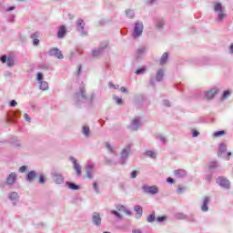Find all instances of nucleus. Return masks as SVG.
<instances>
[{"label":"nucleus","mask_w":233,"mask_h":233,"mask_svg":"<svg viewBox=\"0 0 233 233\" xmlns=\"http://www.w3.org/2000/svg\"><path fill=\"white\" fill-rule=\"evenodd\" d=\"M214 12L218 14V21H223V19L227 17V14L225 13V6H223L221 3L214 4Z\"/></svg>","instance_id":"nucleus-1"},{"label":"nucleus","mask_w":233,"mask_h":233,"mask_svg":"<svg viewBox=\"0 0 233 233\" xmlns=\"http://www.w3.org/2000/svg\"><path fill=\"white\" fill-rule=\"evenodd\" d=\"M132 148V145H127L120 154V165H125L127 159H128V154H130V150Z\"/></svg>","instance_id":"nucleus-2"},{"label":"nucleus","mask_w":233,"mask_h":233,"mask_svg":"<svg viewBox=\"0 0 233 233\" xmlns=\"http://www.w3.org/2000/svg\"><path fill=\"white\" fill-rule=\"evenodd\" d=\"M76 101H85L86 100V91L85 86L79 87V92L75 95Z\"/></svg>","instance_id":"nucleus-3"},{"label":"nucleus","mask_w":233,"mask_h":233,"mask_svg":"<svg viewBox=\"0 0 233 233\" xmlns=\"http://www.w3.org/2000/svg\"><path fill=\"white\" fill-rule=\"evenodd\" d=\"M141 34H143V23L137 22L133 32V37L136 39L137 37H139Z\"/></svg>","instance_id":"nucleus-4"},{"label":"nucleus","mask_w":233,"mask_h":233,"mask_svg":"<svg viewBox=\"0 0 233 233\" xmlns=\"http://www.w3.org/2000/svg\"><path fill=\"white\" fill-rule=\"evenodd\" d=\"M96 170V165L90 162L86 167V177L88 179H92L94 177V171Z\"/></svg>","instance_id":"nucleus-5"},{"label":"nucleus","mask_w":233,"mask_h":233,"mask_svg":"<svg viewBox=\"0 0 233 233\" xmlns=\"http://www.w3.org/2000/svg\"><path fill=\"white\" fill-rule=\"evenodd\" d=\"M142 189L146 194H157L159 192V189L156 186H143Z\"/></svg>","instance_id":"nucleus-6"},{"label":"nucleus","mask_w":233,"mask_h":233,"mask_svg":"<svg viewBox=\"0 0 233 233\" xmlns=\"http://www.w3.org/2000/svg\"><path fill=\"white\" fill-rule=\"evenodd\" d=\"M217 183L223 188H230V181L224 177H219L217 178Z\"/></svg>","instance_id":"nucleus-7"},{"label":"nucleus","mask_w":233,"mask_h":233,"mask_svg":"<svg viewBox=\"0 0 233 233\" xmlns=\"http://www.w3.org/2000/svg\"><path fill=\"white\" fill-rule=\"evenodd\" d=\"M53 181L56 183L57 185H61V183H64L65 178L63 177V175L61 173L55 172L52 174Z\"/></svg>","instance_id":"nucleus-8"},{"label":"nucleus","mask_w":233,"mask_h":233,"mask_svg":"<svg viewBox=\"0 0 233 233\" xmlns=\"http://www.w3.org/2000/svg\"><path fill=\"white\" fill-rule=\"evenodd\" d=\"M76 28L78 32L81 33L82 35H86V32L85 31V22L83 19H78L76 22Z\"/></svg>","instance_id":"nucleus-9"},{"label":"nucleus","mask_w":233,"mask_h":233,"mask_svg":"<svg viewBox=\"0 0 233 233\" xmlns=\"http://www.w3.org/2000/svg\"><path fill=\"white\" fill-rule=\"evenodd\" d=\"M141 127V119L139 117L135 118L131 121L130 129L137 130Z\"/></svg>","instance_id":"nucleus-10"},{"label":"nucleus","mask_w":233,"mask_h":233,"mask_svg":"<svg viewBox=\"0 0 233 233\" xmlns=\"http://www.w3.org/2000/svg\"><path fill=\"white\" fill-rule=\"evenodd\" d=\"M70 161H72V163L74 164V168L76 172V176L79 177V176H81V166L79 165V163H77V160L74 157H70Z\"/></svg>","instance_id":"nucleus-11"},{"label":"nucleus","mask_w":233,"mask_h":233,"mask_svg":"<svg viewBox=\"0 0 233 233\" xmlns=\"http://www.w3.org/2000/svg\"><path fill=\"white\" fill-rule=\"evenodd\" d=\"M17 181V174L15 172H12L7 177H6V185H14Z\"/></svg>","instance_id":"nucleus-12"},{"label":"nucleus","mask_w":233,"mask_h":233,"mask_svg":"<svg viewBox=\"0 0 233 233\" xmlns=\"http://www.w3.org/2000/svg\"><path fill=\"white\" fill-rule=\"evenodd\" d=\"M92 221L96 227L101 226V215L97 212L93 213Z\"/></svg>","instance_id":"nucleus-13"},{"label":"nucleus","mask_w":233,"mask_h":233,"mask_svg":"<svg viewBox=\"0 0 233 233\" xmlns=\"http://www.w3.org/2000/svg\"><path fill=\"white\" fill-rule=\"evenodd\" d=\"M49 55L51 56H55V57H57V59H63V53L61 52V50L57 49V48H53L49 51Z\"/></svg>","instance_id":"nucleus-14"},{"label":"nucleus","mask_w":233,"mask_h":233,"mask_svg":"<svg viewBox=\"0 0 233 233\" xmlns=\"http://www.w3.org/2000/svg\"><path fill=\"white\" fill-rule=\"evenodd\" d=\"M208 203H210V198L205 197L203 199V204L201 207L202 212H208Z\"/></svg>","instance_id":"nucleus-15"},{"label":"nucleus","mask_w":233,"mask_h":233,"mask_svg":"<svg viewBox=\"0 0 233 233\" xmlns=\"http://www.w3.org/2000/svg\"><path fill=\"white\" fill-rule=\"evenodd\" d=\"M175 177H187V171L185 169H177L174 171Z\"/></svg>","instance_id":"nucleus-16"},{"label":"nucleus","mask_w":233,"mask_h":233,"mask_svg":"<svg viewBox=\"0 0 233 233\" xmlns=\"http://www.w3.org/2000/svg\"><path fill=\"white\" fill-rule=\"evenodd\" d=\"M134 210L136 212L137 219H139V218H141V216H143V208H141V206H139V205H137L134 207Z\"/></svg>","instance_id":"nucleus-17"},{"label":"nucleus","mask_w":233,"mask_h":233,"mask_svg":"<svg viewBox=\"0 0 233 233\" xmlns=\"http://www.w3.org/2000/svg\"><path fill=\"white\" fill-rule=\"evenodd\" d=\"M31 39L33 40V45L37 46L39 45V32L32 34Z\"/></svg>","instance_id":"nucleus-18"},{"label":"nucleus","mask_w":233,"mask_h":233,"mask_svg":"<svg viewBox=\"0 0 233 233\" xmlns=\"http://www.w3.org/2000/svg\"><path fill=\"white\" fill-rule=\"evenodd\" d=\"M36 176H37V173L35 171H30L26 176V181H28L29 183H33Z\"/></svg>","instance_id":"nucleus-19"},{"label":"nucleus","mask_w":233,"mask_h":233,"mask_svg":"<svg viewBox=\"0 0 233 233\" xmlns=\"http://www.w3.org/2000/svg\"><path fill=\"white\" fill-rule=\"evenodd\" d=\"M216 94H218V89L217 88H212L209 91H208L206 93V97L208 99H212V97H214L216 96Z\"/></svg>","instance_id":"nucleus-20"},{"label":"nucleus","mask_w":233,"mask_h":233,"mask_svg":"<svg viewBox=\"0 0 233 233\" xmlns=\"http://www.w3.org/2000/svg\"><path fill=\"white\" fill-rule=\"evenodd\" d=\"M65 34H66V27H65V25H61L58 30L57 37L61 39L65 37Z\"/></svg>","instance_id":"nucleus-21"},{"label":"nucleus","mask_w":233,"mask_h":233,"mask_svg":"<svg viewBox=\"0 0 233 233\" xmlns=\"http://www.w3.org/2000/svg\"><path fill=\"white\" fill-rule=\"evenodd\" d=\"M227 152V145L225 143L220 144V147L218 148V156L221 157H223V154Z\"/></svg>","instance_id":"nucleus-22"},{"label":"nucleus","mask_w":233,"mask_h":233,"mask_svg":"<svg viewBox=\"0 0 233 233\" xmlns=\"http://www.w3.org/2000/svg\"><path fill=\"white\" fill-rule=\"evenodd\" d=\"M164 76H165V71H163V69H159L157 72V76H156L157 81H162Z\"/></svg>","instance_id":"nucleus-23"},{"label":"nucleus","mask_w":233,"mask_h":233,"mask_svg":"<svg viewBox=\"0 0 233 233\" xmlns=\"http://www.w3.org/2000/svg\"><path fill=\"white\" fill-rule=\"evenodd\" d=\"M40 86H39V88L40 90H43L44 92L48 90V84L46 81H41L39 82Z\"/></svg>","instance_id":"nucleus-24"},{"label":"nucleus","mask_w":233,"mask_h":233,"mask_svg":"<svg viewBox=\"0 0 233 233\" xmlns=\"http://www.w3.org/2000/svg\"><path fill=\"white\" fill-rule=\"evenodd\" d=\"M8 198L9 199H11V201H17V199H19V195L17 194V192H12L11 194H9Z\"/></svg>","instance_id":"nucleus-25"},{"label":"nucleus","mask_w":233,"mask_h":233,"mask_svg":"<svg viewBox=\"0 0 233 233\" xmlns=\"http://www.w3.org/2000/svg\"><path fill=\"white\" fill-rule=\"evenodd\" d=\"M13 117L14 119H8V121H12L13 123H16L15 119H17V117H21V111L16 110L14 114H13Z\"/></svg>","instance_id":"nucleus-26"},{"label":"nucleus","mask_w":233,"mask_h":233,"mask_svg":"<svg viewBox=\"0 0 233 233\" xmlns=\"http://www.w3.org/2000/svg\"><path fill=\"white\" fill-rule=\"evenodd\" d=\"M66 185H67L68 188H70L71 190H79V186H77L72 182H66Z\"/></svg>","instance_id":"nucleus-27"},{"label":"nucleus","mask_w":233,"mask_h":233,"mask_svg":"<svg viewBox=\"0 0 233 233\" xmlns=\"http://www.w3.org/2000/svg\"><path fill=\"white\" fill-rule=\"evenodd\" d=\"M168 59V54L164 53L160 58V65H165Z\"/></svg>","instance_id":"nucleus-28"},{"label":"nucleus","mask_w":233,"mask_h":233,"mask_svg":"<svg viewBox=\"0 0 233 233\" xmlns=\"http://www.w3.org/2000/svg\"><path fill=\"white\" fill-rule=\"evenodd\" d=\"M127 16L129 17V19H134V17L136 16V14L134 13V10L132 9H127L126 11Z\"/></svg>","instance_id":"nucleus-29"},{"label":"nucleus","mask_w":233,"mask_h":233,"mask_svg":"<svg viewBox=\"0 0 233 233\" xmlns=\"http://www.w3.org/2000/svg\"><path fill=\"white\" fill-rule=\"evenodd\" d=\"M106 148H107L108 152H110V154H116V148H114L112 147V145H110V143L106 142Z\"/></svg>","instance_id":"nucleus-30"},{"label":"nucleus","mask_w":233,"mask_h":233,"mask_svg":"<svg viewBox=\"0 0 233 233\" xmlns=\"http://www.w3.org/2000/svg\"><path fill=\"white\" fill-rule=\"evenodd\" d=\"M82 132L84 136H86V137H88V136H90V127H88L87 126H84Z\"/></svg>","instance_id":"nucleus-31"},{"label":"nucleus","mask_w":233,"mask_h":233,"mask_svg":"<svg viewBox=\"0 0 233 233\" xmlns=\"http://www.w3.org/2000/svg\"><path fill=\"white\" fill-rule=\"evenodd\" d=\"M147 221L148 223H154V221H156V214L153 213V214L149 215V216L147 217Z\"/></svg>","instance_id":"nucleus-32"},{"label":"nucleus","mask_w":233,"mask_h":233,"mask_svg":"<svg viewBox=\"0 0 233 233\" xmlns=\"http://www.w3.org/2000/svg\"><path fill=\"white\" fill-rule=\"evenodd\" d=\"M146 156H148L149 157H152V159H156V152H154L152 150L147 151Z\"/></svg>","instance_id":"nucleus-33"},{"label":"nucleus","mask_w":233,"mask_h":233,"mask_svg":"<svg viewBox=\"0 0 233 233\" xmlns=\"http://www.w3.org/2000/svg\"><path fill=\"white\" fill-rule=\"evenodd\" d=\"M7 66H14L15 61H14V57L9 56L7 57Z\"/></svg>","instance_id":"nucleus-34"},{"label":"nucleus","mask_w":233,"mask_h":233,"mask_svg":"<svg viewBox=\"0 0 233 233\" xmlns=\"http://www.w3.org/2000/svg\"><path fill=\"white\" fill-rule=\"evenodd\" d=\"M165 25V21H163V19H158L157 22V27L161 29L163 28Z\"/></svg>","instance_id":"nucleus-35"},{"label":"nucleus","mask_w":233,"mask_h":233,"mask_svg":"<svg viewBox=\"0 0 233 233\" xmlns=\"http://www.w3.org/2000/svg\"><path fill=\"white\" fill-rule=\"evenodd\" d=\"M103 52V47H100L97 50H94L93 51V56L94 57H97V56H99L101 53Z\"/></svg>","instance_id":"nucleus-36"},{"label":"nucleus","mask_w":233,"mask_h":233,"mask_svg":"<svg viewBox=\"0 0 233 233\" xmlns=\"http://www.w3.org/2000/svg\"><path fill=\"white\" fill-rule=\"evenodd\" d=\"M214 137H221V136H225V131H217L213 134Z\"/></svg>","instance_id":"nucleus-37"},{"label":"nucleus","mask_w":233,"mask_h":233,"mask_svg":"<svg viewBox=\"0 0 233 233\" xmlns=\"http://www.w3.org/2000/svg\"><path fill=\"white\" fill-rule=\"evenodd\" d=\"M111 214H113V216H116V218H118V219H122L123 216L121 214H119V212L116 211V210H112Z\"/></svg>","instance_id":"nucleus-38"},{"label":"nucleus","mask_w":233,"mask_h":233,"mask_svg":"<svg viewBox=\"0 0 233 233\" xmlns=\"http://www.w3.org/2000/svg\"><path fill=\"white\" fill-rule=\"evenodd\" d=\"M157 139H159L161 143H167V138L163 135H157Z\"/></svg>","instance_id":"nucleus-39"},{"label":"nucleus","mask_w":233,"mask_h":233,"mask_svg":"<svg viewBox=\"0 0 233 233\" xmlns=\"http://www.w3.org/2000/svg\"><path fill=\"white\" fill-rule=\"evenodd\" d=\"M36 79H37L38 83H41V81H43V79H45V76H43L42 73H37Z\"/></svg>","instance_id":"nucleus-40"},{"label":"nucleus","mask_w":233,"mask_h":233,"mask_svg":"<svg viewBox=\"0 0 233 233\" xmlns=\"http://www.w3.org/2000/svg\"><path fill=\"white\" fill-rule=\"evenodd\" d=\"M146 50L147 48L145 46H142L137 49V54H138V56H141V54H145Z\"/></svg>","instance_id":"nucleus-41"},{"label":"nucleus","mask_w":233,"mask_h":233,"mask_svg":"<svg viewBox=\"0 0 233 233\" xmlns=\"http://www.w3.org/2000/svg\"><path fill=\"white\" fill-rule=\"evenodd\" d=\"M216 167H218V162H211L209 164V170H214V168H216Z\"/></svg>","instance_id":"nucleus-42"},{"label":"nucleus","mask_w":233,"mask_h":233,"mask_svg":"<svg viewBox=\"0 0 233 233\" xmlns=\"http://www.w3.org/2000/svg\"><path fill=\"white\" fill-rule=\"evenodd\" d=\"M115 101L116 102V105H123V99L114 96Z\"/></svg>","instance_id":"nucleus-43"},{"label":"nucleus","mask_w":233,"mask_h":233,"mask_svg":"<svg viewBox=\"0 0 233 233\" xmlns=\"http://www.w3.org/2000/svg\"><path fill=\"white\" fill-rule=\"evenodd\" d=\"M93 188L96 194H99V187H97V182H94Z\"/></svg>","instance_id":"nucleus-44"},{"label":"nucleus","mask_w":233,"mask_h":233,"mask_svg":"<svg viewBox=\"0 0 233 233\" xmlns=\"http://www.w3.org/2000/svg\"><path fill=\"white\" fill-rule=\"evenodd\" d=\"M1 63H6L8 61V57H6V55H4L0 57Z\"/></svg>","instance_id":"nucleus-45"},{"label":"nucleus","mask_w":233,"mask_h":233,"mask_svg":"<svg viewBox=\"0 0 233 233\" xmlns=\"http://www.w3.org/2000/svg\"><path fill=\"white\" fill-rule=\"evenodd\" d=\"M230 96V91H225L222 95L223 99H227Z\"/></svg>","instance_id":"nucleus-46"},{"label":"nucleus","mask_w":233,"mask_h":233,"mask_svg":"<svg viewBox=\"0 0 233 233\" xmlns=\"http://www.w3.org/2000/svg\"><path fill=\"white\" fill-rule=\"evenodd\" d=\"M137 76H141V74H145V68H140L136 71Z\"/></svg>","instance_id":"nucleus-47"},{"label":"nucleus","mask_w":233,"mask_h":233,"mask_svg":"<svg viewBox=\"0 0 233 233\" xmlns=\"http://www.w3.org/2000/svg\"><path fill=\"white\" fill-rule=\"evenodd\" d=\"M108 86L109 88H113L114 90H117V88H119V86H116L113 83H109Z\"/></svg>","instance_id":"nucleus-48"},{"label":"nucleus","mask_w":233,"mask_h":233,"mask_svg":"<svg viewBox=\"0 0 233 233\" xmlns=\"http://www.w3.org/2000/svg\"><path fill=\"white\" fill-rule=\"evenodd\" d=\"M24 117H25V121H27V123H30V121H32V118H30L28 114H26V113L24 115Z\"/></svg>","instance_id":"nucleus-49"},{"label":"nucleus","mask_w":233,"mask_h":233,"mask_svg":"<svg viewBox=\"0 0 233 233\" xmlns=\"http://www.w3.org/2000/svg\"><path fill=\"white\" fill-rule=\"evenodd\" d=\"M125 207L124 206H117L116 207V210H118L119 212H125Z\"/></svg>","instance_id":"nucleus-50"},{"label":"nucleus","mask_w":233,"mask_h":233,"mask_svg":"<svg viewBox=\"0 0 233 233\" xmlns=\"http://www.w3.org/2000/svg\"><path fill=\"white\" fill-rule=\"evenodd\" d=\"M19 172L24 173L26 172V166H22L19 167Z\"/></svg>","instance_id":"nucleus-51"},{"label":"nucleus","mask_w":233,"mask_h":233,"mask_svg":"<svg viewBox=\"0 0 233 233\" xmlns=\"http://www.w3.org/2000/svg\"><path fill=\"white\" fill-rule=\"evenodd\" d=\"M165 219H167L166 217H158V218H157V221H158V223H161L162 221H165Z\"/></svg>","instance_id":"nucleus-52"},{"label":"nucleus","mask_w":233,"mask_h":233,"mask_svg":"<svg viewBox=\"0 0 233 233\" xmlns=\"http://www.w3.org/2000/svg\"><path fill=\"white\" fill-rule=\"evenodd\" d=\"M120 90H121V92H122L123 94H128V89H127V87H125V86H122V87L120 88Z\"/></svg>","instance_id":"nucleus-53"},{"label":"nucleus","mask_w":233,"mask_h":233,"mask_svg":"<svg viewBox=\"0 0 233 233\" xmlns=\"http://www.w3.org/2000/svg\"><path fill=\"white\" fill-rule=\"evenodd\" d=\"M39 183H41L42 185L45 184V176H40Z\"/></svg>","instance_id":"nucleus-54"},{"label":"nucleus","mask_w":233,"mask_h":233,"mask_svg":"<svg viewBox=\"0 0 233 233\" xmlns=\"http://www.w3.org/2000/svg\"><path fill=\"white\" fill-rule=\"evenodd\" d=\"M198 136H199V132L196 131V130H193L192 132V137H198Z\"/></svg>","instance_id":"nucleus-55"},{"label":"nucleus","mask_w":233,"mask_h":233,"mask_svg":"<svg viewBox=\"0 0 233 233\" xmlns=\"http://www.w3.org/2000/svg\"><path fill=\"white\" fill-rule=\"evenodd\" d=\"M163 105L164 106H170V102L168 100H164Z\"/></svg>","instance_id":"nucleus-56"},{"label":"nucleus","mask_w":233,"mask_h":233,"mask_svg":"<svg viewBox=\"0 0 233 233\" xmlns=\"http://www.w3.org/2000/svg\"><path fill=\"white\" fill-rule=\"evenodd\" d=\"M131 177H132V178L137 177V171H133V172L131 173Z\"/></svg>","instance_id":"nucleus-57"},{"label":"nucleus","mask_w":233,"mask_h":233,"mask_svg":"<svg viewBox=\"0 0 233 233\" xmlns=\"http://www.w3.org/2000/svg\"><path fill=\"white\" fill-rule=\"evenodd\" d=\"M17 106V102L15 100H12L10 102V106Z\"/></svg>","instance_id":"nucleus-58"},{"label":"nucleus","mask_w":233,"mask_h":233,"mask_svg":"<svg viewBox=\"0 0 233 233\" xmlns=\"http://www.w3.org/2000/svg\"><path fill=\"white\" fill-rule=\"evenodd\" d=\"M12 10H15V6H10L6 9V12H12Z\"/></svg>","instance_id":"nucleus-59"},{"label":"nucleus","mask_w":233,"mask_h":233,"mask_svg":"<svg viewBox=\"0 0 233 233\" xmlns=\"http://www.w3.org/2000/svg\"><path fill=\"white\" fill-rule=\"evenodd\" d=\"M167 183H171V184L174 183V179L172 177H167Z\"/></svg>","instance_id":"nucleus-60"},{"label":"nucleus","mask_w":233,"mask_h":233,"mask_svg":"<svg viewBox=\"0 0 233 233\" xmlns=\"http://www.w3.org/2000/svg\"><path fill=\"white\" fill-rule=\"evenodd\" d=\"M132 233H143L141 229H133Z\"/></svg>","instance_id":"nucleus-61"},{"label":"nucleus","mask_w":233,"mask_h":233,"mask_svg":"<svg viewBox=\"0 0 233 233\" xmlns=\"http://www.w3.org/2000/svg\"><path fill=\"white\" fill-rule=\"evenodd\" d=\"M177 194H181L183 192V187H178L177 189Z\"/></svg>","instance_id":"nucleus-62"},{"label":"nucleus","mask_w":233,"mask_h":233,"mask_svg":"<svg viewBox=\"0 0 233 233\" xmlns=\"http://www.w3.org/2000/svg\"><path fill=\"white\" fill-rule=\"evenodd\" d=\"M68 17H69L70 20H72V19H74V15L69 14Z\"/></svg>","instance_id":"nucleus-63"},{"label":"nucleus","mask_w":233,"mask_h":233,"mask_svg":"<svg viewBox=\"0 0 233 233\" xmlns=\"http://www.w3.org/2000/svg\"><path fill=\"white\" fill-rule=\"evenodd\" d=\"M229 50H230L231 54H233V44H231Z\"/></svg>","instance_id":"nucleus-64"}]
</instances>
